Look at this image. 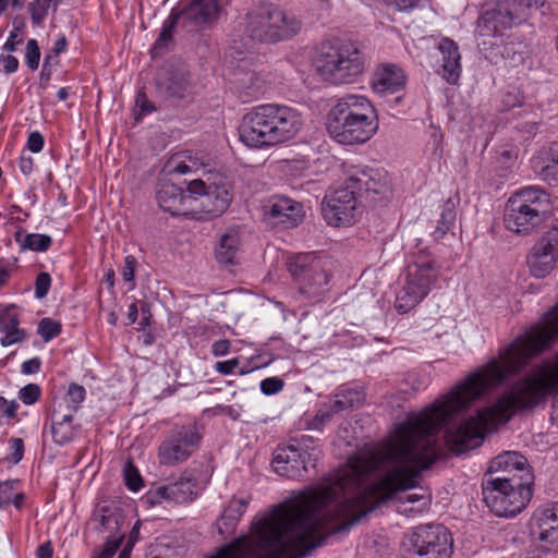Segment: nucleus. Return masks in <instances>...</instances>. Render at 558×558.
<instances>
[{"mask_svg": "<svg viewBox=\"0 0 558 558\" xmlns=\"http://www.w3.org/2000/svg\"><path fill=\"white\" fill-rule=\"evenodd\" d=\"M86 390L83 386L71 384L68 388L65 396L60 403L64 404V411L74 415L78 410L80 404L84 401Z\"/></svg>", "mask_w": 558, "mask_h": 558, "instance_id": "c9c22d12", "label": "nucleus"}, {"mask_svg": "<svg viewBox=\"0 0 558 558\" xmlns=\"http://www.w3.org/2000/svg\"><path fill=\"white\" fill-rule=\"evenodd\" d=\"M240 234L235 229H230L223 233L215 248L216 259L225 266L239 263Z\"/></svg>", "mask_w": 558, "mask_h": 558, "instance_id": "bb28decb", "label": "nucleus"}, {"mask_svg": "<svg viewBox=\"0 0 558 558\" xmlns=\"http://www.w3.org/2000/svg\"><path fill=\"white\" fill-rule=\"evenodd\" d=\"M351 408L352 407L349 405L348 400H345V398L340 393V391H338L335 395V399L329 404H325L317 411L315 420L319 421L320 423H325L329 421L332 417V415L347 411Z\"/></svg>", "mask_w": 558, "mask_h": 558, "instance_id": "72a5a7b5", "label": "nucleus"}, {"mask_svg": "<svg viewBox=\"0 0 558 558\" xmlns=\"http://www.w3.org/2000/svg\"><path fill=\"white\" fill-rule=\"evenodd\" d=\"M557 259L558 254L555 251L536 243L527 257V265L534 277L545 278L556 267Z\"/></svg>", "mask_w": 558, "mask_h": 558, "instance_id": "a878e982", "label": "nucleus"}, {"mask_svg": "<svg viewBox=\"0 0 558 558\" xmlns=\"http://www.w3.org/2000/svg\"><path fill=\"white\" fill-rule=\"evenodd\" d=\"M538 158L546 163L558 162V143L550 142L538 150Z\"/></svg>", "mask_w": 558, "mask_h": 558, "instance_id": "09e8293b", "label": "nucleus"}, {"mask_svg": "<svg viewBox=\"0 0 558 558\" xmlns=\"http://www.w3.org/2000/svg\"><path fill=\"white\" fill-rule=\"evenodd\" d=\"M302 113L290 106L266 104L245 113L239 126L241 141L252 148L276 146L293 140L303 128Z\"/></svg>", "mask_w": 558, "mask_h": 558, "instance_id": "f03ea898", "label": "nucleus"}, {"mask_svg": "<svg viewBox=\"0 0 558 558\" xmlns=\"http://www.w3.org/2000/svg\"><path fill=\"white\" fill-rule=\"evenodd\" d=\"M532 533L549 549L558 553V502L535 510Z\"/></svg>", "mask_w": 558, "mask_h": 558, "instance_id": "a211bd4d", "label": "nucleus"}, {"mask_svg": "<svg viewBox=\"0 0 558 558\" xmlns=\"http://www.w3.org/2000/svg\"><path fill=\"white\" fill-rule=\"evenodd\" d=\"M40 60V49L36 39H28L25 48V62L29 70L38 69Z\"/></svg>", "mask_w": 558, "mask_h": 558, "instance_id": "79ce46f5", "label": "nucleus"}, {"mask_svg": "<svg viewBox=\"0 0 558 558\" xmlns=\"http://www.w3.org/2000/svg\"><path fill=\"white\" fill-rule=\"evenodd\" d=\"M157 202L159 207L172 216L182 215L193 217L194 198L192 193L183 192V190L174 184L163 183L157 191Z\"/></svg>", "mask_w": 558, "mask_h": 558, "instance_id": "412c9836", "label": "nucleus"}, {"mask_svg": "<svg viewBox=\"0 0 558 558\" xmlns=\"http://www.w3.org/2000/svg\"><path fill=\"white\" fill-rule=\"evenodd\" d=\"M202 435L195 425L175 426L158 447L160 465L175 466L187 461L198 449Z\"/></svg>", "mask_w": 558, "mask_h": 558, "instance_id": "4468645a", "label": "nucleus"}, {"mask_svg": "<svg viewBox=\"0 0 558 558\" xmlns=\"http://www.w3.org/2000/svg\"><path fill=\"white\" fill-rule=\"evenodd\" d=\"M283 380L278 377H268L260 381V390L266 396L278 393L283 388Z\"/></svg>", "mask_w": 558, "mask_h": 558, "instance_id": "3c124183", "label": "nucleus"}, {"mask_svg": "<svg viewBox=\"0 0 558 558\" xmlns=\"http://www.w3.org/2000/svg\"><path fill=\"white\" fill-rule=\"evenodd\" d=\"M351 408L352 407L349 405L348 400H345V398L340 393V391H338L335 395V399L329 404H325L317 411L315 420L319 421L320 423H325L329 421L332 417V415L347 411Z\"/></svg>", "mask_w": 558, "mask_h": 558, "instance_id": "f704fd0d", "label": "nucleus"}, {"mask_svg": "<svg viewBox=\"0 0 558 558\" xmlns=\"http://www.w3.org/2000/svg\"><path fill=\"white\" fill-rule=\"evenodd\" d=\"M19 404L15 401H8L3 397H0V414L5 417H14L17 411Z\"/></svg>", "mask_w": 558, "mask_h": 558, "instance_id": "052dcab7", "label": "nucleus"}, {"mask_svg": "<svg viewBox=\"0 0 558 558\" xmlns=\"http://www.w3.org/2000/svg\"><path fill=\"white\" fill-rule=\"evenodd\" d=\"M502 109L510 110L523 104V97L519 92H508L502 96Z\"/></svg>", "mask_w": 558, "mask_h": 558, "instance_id": "5fc2aeb1", "label": "nucleus"}, {"mask_svg": "<svg viewBox=\"0 0 558 558\" xmlns=\"http://www.w3.org/2000/svg\"><path fill=\"white\" fill-rule=\"evenodd\" d=\"M532 482L515 476H496L483 481V499L498 517L512 518L521 513L532 497Z\"/></svg>", "mask_w": 558, "mask_h": 558, "instance_id": "0eeeda50", "label": "nucleus"}, {"mask_svg": "<svg viewBox=\"0 0 558 558\" xmlns=\"http://www.w3.org/2000/svg\"><path fill=\"white\" fill-rule=\"evenodd\" d=\"M50 5L51 2L47 0H33L28 8L32 22L36 25H40L45 21Z\"/></svg>", "mask_w": 558, "mask_h": 558, "instance_id": "ea45409f", "label": "nucleus"}, {"mask_svg": "<svg viewBox=\"0 0 558 558\" xmlns=\"http://www.w3.org/2000/svg\"><path fill=\"white\" fill-rule=\"evenodd\" d=\"M14 239L22 250L36 252L47 251L52 243L51 238L47 234L26 233L23 230L17 231Z\"/></svg>", "mask_w": 558, "mask_h": 558, "instance_id": "2f4dec72", "label": "nucleus"}, {"mask_svg": "<svg viewBox=\"0 0 558 558\" xmlns=\"http://www.w3.org/2000/svg\"><path fill=\"white\" fill-rule=\"evenodd\" d=\"M137 265V260L133 255H128L124 258V265L121 269V276L124 281L133 282L134 280V271Z\"/></svg>", "mask_w": 558, "mask_h": 558, "instance_id": "864d4df0", "label": "nucleus"}, {"mask_svg": "<svg viewBox=\"0 0 558 558\" xmlns=\"http://www.w3.org/2000/svg\"><path fill=\"white\" fill-rule=\"evenodd\" d=\"M187 192L194 198L193 218L210 219L222 215L232 201L230 185L226 178L215 177L213 181L193 180Z\"/></svg>", "mask_w": 558, "mask_h": 558, "instance_id": "9b49d317", "label": "nucleus"}, {"mask_svg": "<svg viewBox=\"0 0 558 558\" xmlns=\"http://www.w3.org/2000/svg\"><path fill=\"white\" fill-rule=\"evenodd\" d=\"M407 83L403 70L392 63H384L373 73L371 86L376 94L387 95L401 90Z\"/></svg>", "mask_w": 558, "mask_h": 558, "instance_id": "5701e85b", "label": "nucleus"}, {"mask_svg": "<svg viewBox=\"0 0 558 558\" xmlns=\"http://www.w3.org/2000/svg\"><path fill=\"white\" fill-rule=\"evenodd\" d=\"M66 38L64 35L60 36L53 44V47L51 49V53H54V63H58V57L61 52H63L66 49Z\"/></svg>", "mask_w": 558, "mask_h": 558, "instance_id": "338daca9", "label": "nucleus"}, {"mask_svg": "<svg viewBox=\"0 0 558 558\" xmlns=\"http://www.w3.org/2000/svg\"><path fill=\"white\" fill-rule=\"evenodd\" d=\"M377 110L362 95L348 94L331 107L327 114V131L341 145H361L378 131Z\"/></svg>", "mask_w": 558, "mask_h": 558, "instance_id": "7ed1b4c3", "label": "nucleus"}, {"mask_svg": "<svg viewBox=\"0 0 558 558\" xmlns=\"http://www.w3.org/2000/svg\"><path fill=\"white\" fill-rule=\"evenodd\" d=\"M195 488L196 480L183 473L174 482L151 488L147 493L146 499L150 505L161 504L163 501L184 504L195 498Z\"/></svg>", "mask_w": 558, "mask_h": 558, "instance_id": "f3484780", "label": "nucleus"}, {"mask_svg": "<svg viewBox=\"0 0 558 558\" xmlns=\"http://www.w3.org/2000/svg\"><path fill=\"white\" fill-rule=\"evenodd\" d=\"M23 41L22 35L20 33L19 28H14L10 32V35L7 39V41L3 45V50L7 52H14L19 45H21Z\"/></svg>", "mask_w": 558, "mask_h": 558, "instance_id": "4d7b16f0", "label": "nucleus"}, {"mask_svg": "<svg viewBox=\"0 0 558 558\" xmlns=\"http://www.w3.org/2000/svg\"><path fill=\"white\" fill-rule=\"evenodd\" d=\"M220 10L218 0H191L182 9H172L163 22L154 48L161 49L166 47L178 25H181L187 32H194L213 24L217 21Z\"/></svg>", "mask_w": 558, "mask_h": 558, "instance_id": "1a4fd4ad", "label": "nucleus"}, {"mask_svg": "<svg viewBox=\"0 0 558 558\" xmlns=\"http://www.w3.org/2000/svg\"><path fill=\"white\" fill-rule=\"evenodd\" d=\"M124 478L128 488L133 492L140 490L143 486L142 476L131 463H128L124 468Z\"/></svg>", "mask_w": 558, "mask_h": 558, "instance_id": "a18cd8bd", "label": "nucleus"}, {"mask_svg": "<svg viewBox=\"0 0 558 558\" xmlns=\"http://www.w3.org/2000/svg\"><path fill=\"white\" fill-rule=\"evenodd\" d=\"M317 457L294 444L278 447L272 457V468L277 474L288 478H302L307 472V465L315 466Z\"/></svg>", "mask_w": 558, "mask_h": 558, "instance_id": "dca6fc26", "label": "nucleus"}, {"mask_svg": "<svg viewBox=\"0 0 558 558\" xmlns=\"http://www.w3.org/2000/svg\"><path fill=\"white\" fill-rule=\"evenodd\" d=\"M543 5V0H497L494 8L486 9L477 21L481 36H496L504 31L525 22L532 10Z\"/></svg>", "mask_w": 558, "mask_h": 558, "instance_id": "9d476101", "label": "nucleus"}, {"mask_svg": "<svg viewBox=\"0 0 558 558\" xmlns=\"http://www.w3.org/2000/svg\"><path fill=\"white\" fill-rule=\"evenodd\" d=\"M96 529L100 532L116 533L120 527L121 515L116 509L108 506L98 507L93 515Z\"/></svg>", "mask_w": 558, "mask_h": 558, "instance_id": "7c9ffc66", "label": "nucleus"}, {"mask_svg": "<svg viewBox=\"0 0 558 558\" xmlns=\"http://www.w3.org/2000/svg\"><path fill=\"white\" fill-rule=\"evenodd\" d=\"M247 35L260 43H278L295 36L302 28L301 20L272 4L260 7L246 16Z\"/></svg>", "mask_w": 558, "mask_h": 558, "instance_id": "6e6552de", "label": "nucleus"}, {"mask_svg": "<svg viewBox=\"0 0 558 558\" xmlns=\"http://www.w3.org/2000/svg\"><path fill=\"white\" fill-rule=\"evenodd\" d=\"M230 341L227 339L217 340L211 345V353L215 356H223L230 351Z\"/></svg>", "mask_w": 558, "mask_h": 558, "instance_id": "0e129e2a", "label": "nucleus"}, {"mask_svg": "<svg viewBox=\"0 0 558 558\" xmlns=\"http://www.w3.org/2000/svg\"><path fill=\"white\" fill-rule=\"evenodd\" d=\"M539 175L551 185H558V162L546 163L542 167Z\"/></svg>", "mask_w": 558, "mask_h": 558, "instance_id": "603ef678", "label": "nucleus"}, {"mask_svg": "<svg viewBox=\"0 0 558 558\" xmlns=\"http://www.w3.org/2000/svg\"><path fill=\"white\" fill-rule=\"evenodd\" d=\"M73 414L64 411V404L58 403L51 415V434L54 444L59 446L71 442L78 426L73 424Z\"/></svg>", "mask_w": 558, "mask_h": 558, "instance_id": "393cba45", "label": "nucleus"}, {"mask_svg": "<svg viewBox=\"0 0 558 558\" xmlns=\"http://www.w3.org/2000/svg\"><path fill=\"white\" fill-rule=\"evenodd\" d=\"M550 209V197L544 189L536 185L521 187L506 203L505 228L521 235L532 234L548 218Z\"/></svg>", "mask_w": 558, "mask_h": 558, "instance_id": "20e7f679", "label": "nucleus"}, {"mask_svg": "<svg viewBox=\"0 0 558 558\" xmlns=\"http://www.w3.org/2000/svg\"><path fill=\"white\" fill-rule=\"evenodd\" d=\"M452 537L441 524L417 526L411 536L410 558H450Z\"/></svg>", "mask_w": 558, "mask_h": 558, "instance_id": "2eb2a0df", "label": "nucleus"}, {"mask_svg": "<svg viewBox=\"0 0 558 558\" xmlns=\"http://www.w3.org/2000/svg\"><path fill=\"white\" fill-rule=\"evenodd\" d=\"M422 493L409 494L399 499V512L407 515H414L424 512L430 505L429 494L421 489Z\"/></svg>", "mask_w": 558, "mask_h": 558, "instance_id": "c756f323", "label": "nucleus"}, {"mask_svg": "<svg viewBox=\"0 0 558 558\" xmlns=\"http://www.w3.org/2000/svg\"><path fill=\"white\" fill-rule=\"evenodd\" d=\"M198 161L190 156L175 155L166 163V171L169 174H187L198 169Z\"/></svg>", "mask_w": 558, "mask_h": 558, "instance_id": "473e14b6", "label": "nucleus"}, {"mask_svg": "<svg viewBox=\"0 0 558 558\" xmlns=\"http://www.w3.org/2000/svg\"><path fill=\"white\" fill-rule=\"evenodd\" d=\"M440 266L426 251L418 252L407 267L405 281L397 293L395 308L407 314L437 287Z\"/></svg>", "mask_w": 558, "mask_h": 558, "instance_id": "39448f33", "label": "nucleus"}, {"mask_svg": "<svg viewBox=\"0 0 558 558\" xmlns=\"http://www.w3.org/2000/svg\"><path fill=\"white\" fill-rule=\"evenodd\" d=\"M11 461L16 464L24 457V442L21 438L10 439Z\"/></svg>", "mask_w": 558, "mask_h": 558, "instance_id": "6e6d98bb", "label": "nucleus"}, {"mask_svg": "<svg viewBox=\"0 0 558 558\" xmlns=\"http://www.w3.org/2000/svg\"><path fill=\"white\" fill-rule=\"evenodd\" d=\"M456 222V210L454 205L450 202H447L444 205L440 219L438 225L435 228L434 235L435 239H440L453 227Z\"/></svg>", "mask_w": 558, "mask_h": 558, "instance_id": "e433bc0d", "label": "nucleus"}, {"mask_svg": "<svg viewBox=\"0 0 558 558\" xmlns=\"http://www.w3.org/2000/svg\"><path fill=\"white\" fill-rule=\"evenodd\" d=\"M51 286V278L48 272H39L35 281V296L43 299L47 295Z\"/></svg>", "mask_w": 558, "mask_h": 558, "instance_id": "8fccbe9b", "label": "nucleus"}, {"mask_svg": "<svg viewBox=\"0 0 558 558\" xmlns=\"http://www.w3.org/2000/svg\"><path fill=\"white\" fill-rule=\"evenodd\" d=\"M558 341V303L524 333L517 337L493 359L470 376H508L523 368L531 359Z\"/></svg>", "mask_w": 558, "mask_h": 558, "instance_id": "f257e3e1", "label": "nucleus"}, {"mask_svg": "<svg viewBox=\"0 0 558 558\" xmlns=\"http://www.w3.org/2000/svg\"><path fill=\"white\" fill-rule=\"evenodd\" d=\"M339 391L345 398V400H348L349 405L352 408L360 407L365 400L364 389L360 386L343 387Z\"/></svg>", "mask_w": 558, "mask_h": 558, "instance_id": "37998d69", "label": "nucleus"}, {"mask_svg": "<svg viewBox=\"0 0 558 558\" xmlns=\"http://www.w3.org/2000/svg\"><path fill=\"white\" fill-rule=\"evenodd\" d=\"M19 317L11 310H5L0 313V332L3 337L0 343L3 347H9L24 340L25 331L19 328Z\"/></svg>", "mask_w": 558, "mask_h": 558, "instance_id": "c85d7f7f", "label": "nucleus"}, {"mask_svg": "<svg viewBox=\"0 0 558 558\" xmlns=\"http://www.w3.org/2000/svg\"><path fill=\"white\" fill-rule=\"evenodd\" d=\"M438 50L442 56V77L449 84H457L462 71L458 45L452 39L444 37L438 44Z\"/></svg>", "mask_w": 558, "mask_h": 558, "instance_id": "b1692460", "label": "nucleus"}, {"mask_svg": "<svg viewBox=\"0 0 558 558\" xmlns=\"http://www.w3.org/2000/svg\"><path fill=\"white\" fill-rule=\"evenodd\" d=\"M44 137L39 132H32L27 140V148L32 153H39L44 147Z\"/></svg>", "mask_w": 558, "mask_h": 558, "instance_id": "bf43d9fd", "label": "nucleus"}, {"mask_svg": "<svg viewBox=\"0 0 558 558\" xmlns=\"http://www.w3.org/2000/svg\"><path fill=\"white\" fill-rule=\"evenodd\" d=\"M38 333L45 342L52 340L61 331V326L51 318H43L38 325Z\"/></svg>", "mask_w": 558, "mask_h": 558, "instance_id": "a19ab883", "label": "nucleus"}, {"mask_svg": "<svg viewBox=\"0 0 558 558\" xmlns=\"http://www.w3.org/2000/svg\"><path fill=\"white\" fill-rule=\"evenodd\" d=\"M248 504V498H233L229 501L217 521V529L220 534H231L234 531L238 521L246 511Z\"/></svg>", "mask_w": 558, "mask_h": 558, "instance_id": "cd10ccee", "label": "nucleus"}, {"mask_svg": "<svg viewBox=\"0 0 558 558\" xmlns=\"http://www.w3.org/2000/svg\"><path fill=\"white\" fill-rule=\"evenodd\" d=\"M41 361L39 357H33L22 363L21 372L25 375L37 374L40 371Z\"/></svg>", "mask_w": 558, "mask_h": 558, "instance_id": "680f3d73", "label": "nucleus"}, {"mask_svg": "<svg viewBox=\"0 0 558 558\" xmlns=\"http://www.w3.org/2000/svg\"><path fill=\"white\" fill-rule=\"evenodd\" d=\"M287 268L299 290L308 298H316L328 290L330 264L313 254H298L290 257Z\"/></svg>", "mask_w": 558, "mask_h": 558, "instance_id": "f8f14e48", "label": "nucleus"}, {"mask_svg": "<svg viewBox=\"0 0 558 558\" xmlns=\"http://www.w3.org/2000/svg\"><path fill=\"white\" fill-rule=\"evenodd\" d=\"M52 546L50 542L41 544L37 549L38 558H52Z\"/></svg>", "mask_w": 558, "mask_h": 558, "instance_id": "774afa93", "label": "nucleus"}, {"mask_svg": "<svg viewBox=\"0 0 558 558\" xmlns=\"http://www.w3.org/2000/svg\"><path fill=\"white\" fill-rule=\"evenodd\" d=\"M19 484L17 480H10L0 483V508H3L11 504L14 495L15 485Z\"/></svg>", "mask_w": 558, "mask_h": 558, "instance_id": "de8ad7c7", "label": "nucleus"}, {"mask_svg": "<svg viewBox=\"0 0 558 558\" xmlns=\"http://www.w3.org/2000/svg\"><path fill=\"white\" fill-rule=\"evenodd\" d=\"M41 389L37 384H28L19 391V399L26 405L34 404L40 398Z\"/></svg>", "mask_w": 558, "mask_h": 558, "instance_id": "c03bdc74", "label": "nucleus"}, {"mask_svg": "<svg viewBox=\"0 0 558 558\" xmlns=\"http://www.w3.org/2000/svg\"><path fill=\"white\" fill-rule=\"evenodd\" d=\"M167 93L173 97H183L189 86V81L184 73L174 74L163 83Z\"/></svg>", "mask_w": 558, "mask_h": 558, "instance_id": "4c0bfd02", "label": "nucleus"}, {"mask_svg": "<svg viewBox=\"0 0 558 558\" xmlns=\"http://www.w3.org/2000/svg\"><path fill=\"white\" fill-rule=\"evenodd\" d=\"M488 472L502 473L501 476H515L522 482H533L526 458L517 451H506L495 457L490 461Z\"/></svg>", "mask_w": 558, "mask_h": 558, "instance_id": "4be33fe9", "label": "nucleus"}, {"mask_svg": "<svg viewBox=\"0 0 558 558\" xmlns=\"http://www.w3.org/2000/svg\"><path fill=\"white\" fill-rule=\"evenodd\" d=\"M240 364V361L238 357H233L228 361H219L215 364V369L219 374L222 375H229L231 374Z\"/></svg>", "mask_w": 558, "mask_h": 558, "instance_id": "13d9d810", "label": "nucleus"}, {"mask_svg": "<svg viewBox=\"0 0 558 558\" xmlns=\"http://www.w3.org/2000/svg\"><path fill=\"white\" fill-rule=\"evenodd\" d=\"M265 214L274 225L284 228L296 227L304 217L303 206L286 196H274L265 205Z\"/></svg>", "mask_w": 558, "mask_h": 558, "instance_id": "aec40b11", "label": "nucleus"}, {"mask_svg": "<svg viewBox=\"0 0 558 558\" xmlns=\"http://www.w3.org/2000/svg\"><path fill=\"white\" fill-rule=\"evenodd\" d=\"M155 110L154 106L148 100L147 96L143 92H138L135 100V119L138 120L143 116L151 113Z\"/></svg>", "mask_w": 558, "mask_h": 558, "instance_id": "49530a36", "label": "nucleus"}, {"mask_svg": "<svg viewBox=\"0 0 558 558\" xmlns=\"http://www.w3.org/2000/svg\"><path fill=\"white\" fill-rule=\"evenodd\" d=\"M317 73L331 84H349L365 69V58L351 43L323 45L314 61Z\"/></svg>", "mask_w": 558, "mask_h": 558, "instance_id": "423d86ee", "label": "nucleus"}, {"mask_svg": "<svg viewBox=\"0 0 558 558\" xmlns=\"http://www.w3.org/2000/svg\"><path fill=\"white\" fill-rule=\"evenodd\" d=\"M0 61L3 65V71L8 74L14 73L19 69V60L12 54H1Z\"/></svg>", "mask_w": 558, "mask_h": 558, "instance_id": "e2e57ef3", "label": "nucleus"}, {"mask_svg": "<svg viewBox=\"0 0 558 558\" xmlns=\"http://www.w3.org/2000/svg\"><path fill=\"white\" fill-rule=\"evenodd\" d=\"M348 182L354 190H359L360 197L366 194H385L389 190L388 174L384 169L372 167H352L348 174Z\"/></svg>", "mask_w": 558, "mask_h": 558, "instance_id": "6ab92c4d", "label": "nucleus"}, {"mask_svg": "<svg viewBox=\"0 0 558 558\" xmlns=\"http://www.w3.org/2000/svg\"><path fill=\"white\" fill-rule=\"evenodd\" d=\"M539 245L546 246L547 250L555 251L558 254V219H555L547 227V231L537 242Z\"/></svg>", "mask_w": 558, "mask_h": 558, "instance_id": "58836bf2", "label": "nucleus"}, {"mask_svg": "<svg viewBox=\"0 0 558 558\" xmlns=\"http://www.w3.org/2000/svg\"><path fill=\"white\" fill-rule=\"evenodd\" d=\"M322 211L329 226H351L362 215L359 190H354L348 180L344 184L324 197Z\"/></svg>", "mask_w": 558, "mask_h": 558, "instance_id": "ddd939ff", "label": "nucleus"}, {"mask_svg": "<svg viewBox=\"0 0 558 558\" xmlns=\"http://www.w3.org/2000/svg\"><path fill=\"white\" fill-rule=\"evenodd\" d=\"M423 0H392V5L396 7L398 11H411L414 8L418 7Z\"/></svg>", "mask_w": 558, "mask_h": 558, "instance_id": "69168bd1", "label": "nucleus"}]
</instances>
